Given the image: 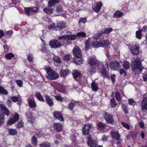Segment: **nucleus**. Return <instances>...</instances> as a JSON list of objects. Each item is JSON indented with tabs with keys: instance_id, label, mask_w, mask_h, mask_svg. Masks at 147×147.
Segmentation results:
<instances>
[{
	"instance_id": "680f3d73",
	"label": "nucleus",
	"mask_w": 147,
	"mask_h": 147,
	"mask_svg": "<svg viewBox=\"0 0 147 147\" xmlns=\"http://www.w3.org/2000/svg\"><path fill=\"white\" fill-rule=\"evenodd\" d=\"M59 40H67V35H64L61 36H59L58 37Z\"/></svg>"
},
{
	"instance_id": "6ab92c4d",
	"label": "nucleus",
	"mask_w": 147,
	"mask_h": 147,
	"mask_svg": "<svg viewBox=\"0 0 147 147\" xmlns=\"http://www.w3.org/2000/svg\"><path fill=\"white\" fill-rule=\"evenodd\" d=\"M109 44V41L106 40L99 41L100 47H105L108 46Z\"/></svg>"
},
{
	"instance_id": "37998d69",
	"label": "nucleus",
	"mask_w": 147,
	"mask_h": 147,
	"mask_svg": "<svg viewBox=\"0 0 147 147\" xmlns=\"http://www.w3.org/2000/svg\"><path fill=\"white\" fill-rule=\"evenodd\" d=\"M77 59L76 61H74L75 63L77 65H80L82 63L83 59L81 57H77Z\"/></svg>"
},
{
	"instance_id": "09e8293b",
	"label": "nucleus",
	"mask_w": 147,
	"mask_h": 147,
	"mask_svg": "<svg viewBox=\"0 0 147 147\" xmlns=\"http://www.w3.org/2000/svg\"><path fill=\"white\" fill-rule=\"evenodd\" d=\"M56 12L58 13L63 12V10L62 7L61 6H58L56 8Z\"/></svg>"
},
{
	"instance_id": "864d4df0",
	"label": "nucleus",
	"mask_w": 147,
	"mask_h": 147,
	"mask_svg": "<svg viewBox=\"0 0 147 147\" xmlns=\"http://www.w3.org/2000/svg\"><path fill=\"white\" fill-rule=\"evenodd\" d=\"M24 126V123L21 121H20L17 125H16V127L17 128H20Z\"/></svg>"
},
{
	"instance_id": "6e6552de",
	"label": "nucleus",
	"mask_w": 147,
	"mask_h": 147,
	"mask_svg": "<svg viewBox=\"0 0 147 147\" xmlns=\"http://www.w3.org/2000/svg\"><path fill=\"white\" fill-rule=\"evenodd\" d=\"M19 117V116L18 114H16L13 118L8 120L7 123V126L11 125L16 122L18 120Z\"/></svg>"
},
{
	"instance_id": "338daca9",
	"label": "nucleus",
	"mask_w": 147,
	"mask_h": 147,
	"mask_svg": "<svg viewBox=\"0 0 147 147\" xmlns=\"http://www.w3.org/2000/svg\"><path fill=\"white\" fill-rule=\"evenodd\" d=\"M128 101L129 105H134L136 104L135 101L132 99H129Z\"/></svg>"
},
{
	"instance_id": "dca6fc26",
	"label": "nucleus",
	"mask_w": 147,
	"mask_h": 147,
	"mask_svg": "<svg viewBox=\"0 0 147 147\" xmlns=\"http://www.w3.org/2000/svg\"><path fill=\"white\" fill-rule=\"evenodd\" d=\"M60 1L58 0H49L48 2V5L49 7H52L59 3Z\"/></svg>"
},
{
	"instance_id": "69168bd1",
	"label": "nucleus",
	"mask_w": 147,
	"mask_h": 147,
	"mask_svg": "<svg viewBox=\"0 0 147 147\" xmlns=\"http://www.w3.org/2000/svg\"><path fill=\"white\" fill-rule=\"evenodd\" d=\"M54 97L58 101L60 100L62 101L63 100V98L60 96H55Z\"/></svg>"
},
{
	"instance_id": "bf43d9fd",
	"label": "nucleus",
	"mask_w": 147,
	"mask_h": 147,
	"mask_svg": "<svg viewBox=\"0 0 147 147\" xmlns=\"http://www.w3.org/2000/svg\"><path fill=\"white\" fill-rule=\"evenodd\" d=\"M111 106L113 107H115L117 105L114 98H112L111 99Z\"/></svg>"
},
{
	"instance_id": "4be33fe9",
	"label": "nucleus",
	"mask_w": 147,
	"mask_h": 147,
	"mask_svg": "<svg viewBox=\"0 0 147 147\" xmlns=\"http://www.w3.org/2000/svg\"><path fill=\"white\" fill-rule=\"evenodd\" d=\"M66 23L63 22H58L57 24V28L59 30H61L64 29Z\"/></svg>"
},
{
	"instance_id": "f8f14e48",
	"label": "nucleus",
	"mask_w": 147,
	"mask_h": 147,
	"mask_svg": "<svg viewBox=\"0 0 147 147\" xmlns=\"http://www.w3.org/2000/svg\"><path fill=\"white\" fill-rule=\"evenodd\" d=\"M90 127V124L85 125L82 129V132L83 134L85 135H88L89 133V130Z\"/></svg>"
},
{
	"instance_id": "a19ab883",
	"label": "nucleus",
	"mask_w": 147,
	"mask_h": 147,
	"mask_svg": "<svg viewBox=\"0 0 147 147\" xmlns=\"http://www.w3.org/2000/svg\"><path fill=\"white\" fill-rule=\"evenodd\" d=\"M32 143L35 146H36L37 144V140L35 136H34L32 137Z\"/></svg>"
},
{
	"instance_id": "2eb2a0df",
	"label": "nucleus",
	"mask_w": 147,
	"mask_h": 147,
	"mask_svg": "<svg viewBox=\"0 0 147 147\" xmlns=\"http://www.w3.org/2000/svg\"><path fill=\"white\" fill-rule=\"evenodd\" d=\"M53 115L55 117L59 120L63 121V118L61 113L57 111H55L53 113Z\"/></svg>"
},
{
	"instance_id": "c9c22d12",
	"label": "nucleus",
	"mask_w": 147,
	"mask_h": 147,
	"mask_svg": "<svg viewBox=\"0 0 147 147\" xmlns=\"http://www.w3.org/2000/svg\"><path fill=\"white\" fill-rule=\"evenodd\" d=\"M5 122V117L3 114H0V126Z\"/></svg>"
},
{
	"instance_id": "412c9836",
	"label": "nucleus",
	"mask_w": 147,
	"mask_h": 147,
	"mask_svg": "<svg viewBox=\"0 0 147 147\" xmlns=\"http://www.w3.org/2000/svg\"><path fill=\"white\" fill-rule=\"evenodd\" d=\"M44 96L45 98V101L50 106H52L53 105L54 103L52 99L47 95H45Z\"/></svg>"
},
{
	"instance_id": "0e129e2a",
	"label": "nucleus",
	"mask_w": 147,
	"mask_h": 147,
	"mask_svg": "<svg viewBox=\"0 0 147 147\" xmlns=\"http://www.w3.org/2000/svg\"><path fill=\"white\" fill-rule=\"evenodd\" d=\"M86 21V18H81L79 21V23H85Z\"/></svg>"
},
{
	"instance_id": "58836bf2",
	"label": "nucleus",
	"mask_w": 147,
	"mask_h": 147,
	"mask_svg": "<svg viewBox=\"0 0 147 147\" xmlns=\"http://www.w3.org/2000/svg\"><path fill=\"white\" fill-rule=\"evenodd\" d=\"M0 93L7 95L8 94V92L4 88L0 86Z\"/></svg>"
},
{
	"instance_id": "8fccbe9b",
	"label": "nucleus",
	"mask_w": 147,
	"mask_h": 147,
	"mask_svg": "<svg viewBox=\"0 0 147 147\" xmlns=\"http://www.w3.org/2000/svg\"><path fill=\"white\" fill-rule=\"evenodd\" d=\"M14 56V55L11 53H9L5 55V58L7 59H10Z\"/></svg>"
},
{
	"instance_id": "c756f323",
	"label": "nucleus",
	"mask_w": 147,
	"mask_h": 147,
	"mask_svg": "<svg viewBox=\"0 0 147 147\" xmlns=\"http://www.w3.org/2000/svg\"><path fill=\"white\" fill-rule=\"evenodd\" d=\"M113 29L111 28H106L104 29L103 31H102L101 33L102 35L103 34H108L113 31Z\"/></svg>"
},
{
	"instance_id": "a18cd8bd",
	"label": "nucleus",
	"mask_w": 147,
	"mask_h": 147,
	"mask_svg": "<svg viewBox=\"0 0 147 147\" xmlns=\"http://www.w3.org/2000/svg\"><path fill=\"white\" fill-rule=\"evenodd\" d=\"M71 57V55L67 54L64 56L63 59L64 60L67 61H69Z\"/></svg>"
},
{
	"instance_id": "3c124183",
	"label": "nucleus",
	"mask_w": 147,
	"mask_h": 147,
	"mask_svg": "<svg viewBox=\"0 0 147 147\" xmlns=\"http://www.w3.org/2000/svg\"><path fill=\"white\" fill-rule=\"evenodd\" d=\"M16 82L17 85L19 87H21L22 86L23 82L22 81V80H16Z\"/></svg>"
},
{
	"instance_id": "b1692460",
	"label": "nucleus",
	"mask_w": 147,
	"mask_h": 147,
	"mask_svg": "<svg viewBox=\"0 0 147 147\" xmlns=\"http://www.w3.org/2000/svg\"><path fill=\"white\" fill-rule=\"evenodd\" d=\"M28 103L29 106L31 108H35L36 106V103L34 100L29 98L28 99Z\"/></svg>"
},
{
	"instance_id": "bb28decb",
	"label": "nucleus",
	"mask_w": 147,
	"mask_h": 147,
	"mask_svg": "<svg viewBox=\"0 0 147 147\" xmlns=\"http://www.w3.org/2000/svg\"><path fill=\"white\" fill-rule=\"evenodd\" d=\"M91 86L92 90L96 92L98 89V87L97 84L94 81H93L91 84Z\"/></svg>"
},
{
	"instance_id": "49530a36",
	"label": "nucleus",
	"mask_w": 147,
	"mask_h": 147,
	"mask_svg": "<svg viewBox=\"0 0 147 147\" xmlns=\"http://www.w3.org/2000/svg\"><path fill=\"white\" fill-rule=\"evenodd\" d=\"M115 97L117 100L118 101H120L121 100V98L120 94L118 92H117L115 93Z\"/></svg>"
},
{
	"instance_id": "5701e85b",
	"label": "nucleus",
	"mask_w": 147,
	"mask_h": 147,
	"mask_svg": "<svg viewBox=\"0 0 147 147\" xmlns=\"http://www.w3.org/2000/svg\"><path fill=\"white\" fill-rule=\"evenodd\" d=\"M69 73V71L67 69H61L60 73V75L61 76L66 77L68 75Z\"/></svg>"
},
{
	"instance_id": "39448f33",
	"label": "nucleus",
	"mask_w": 147,
	"mask_h": 147,
	"mask_svg": "<svg viewBox=\"0 0 147 147\" xmlns=\"http://www.w3.org/2000/svg\"><path fill=\"white\" fill-rule=\"evenodd\" d=\"M38 11V8L35 7L26 8L25 9V11L28 16L32 15L33 13H36Z\"/></svg>"
},
{
	"instance_id": "423d86ee",
	"label": "nucleus",
	"mask_w": 147,
	"mask_h": 147,
	"mask_svg": "<svg viewBox=\"0 0 147 147\" xmlns=\"http://www.w3.org/2000/svg\"><path fill=\"white\" fill-rule=\"evenodd\" d=\"M104 118L107 122L110 123L113 122L114 119L113 116L109 113L105 112L104 114Z\"/></svg>"
},
{
	"instance_id": "e2e57ef3",
	"label": "nucleus",
	"mask_w": 147,
	"mask_h": 147,
	"mask_svg": "<svg viewBox=\"0 0 147 147\" xmlns=\"http://www.w3.org/2000/svg\"><path fill=\"white\" fill-rule=\"evenodd\" d=\"M119 73L121 75L125 76H126V72L123 69H121L119 71Z\"/></svg>"
},
{
	"instance_id": "1a4fd4ad",
	"label": "nucleus",
	"mask_w": 147,
	"mask_h": 147,
	"mask_svg": "<svg viewBox=\"0 0 147 147\" xmlns=\"http://www.w3.org/2000/svg\"><path fill=\"white\" fill-rule=\"evenodd\" d=\"M73 53L74 55L76 57H81L82 56V52L77 46H75L74 47L73 49Z\"/></svg>"
},
{
	"instance_id": "a878e982",
	"label": "nucleus",
	"mask_w": 147,
	"mask_h": 147,
	"mask_svg": "<svg viewBox=\"0 0 147 147\" xmlns=\"http://www.w3.org/2000/svg\"><path fill=\"white\" fill-rule=\"evenodd\" d=\"M35 96L39 100L42 102L45 101L44 99L39 92H36L35 93Z\"/></svg>"
},
{
	"instance_id": "0eeeda50",
	"label": "nucleus",
	"mask_w": 147,
	"mask_h": 147,
	"mask_svg": "<svg viewBox=\"0 0 147 147\" xmlns=\"http://www.w3.org/2000/svg\"><path fill=\"white\" fill-rule=\"evenodd\" d=\"M87 140V144L90 147H103L101 145H97L96 142L93 140L90 136L88 137Z\"/></svg>"
},
{
	"instance_id": "e433bc0d",
	"label": "nucleus",
	"mask_w": 147,
	"mask_h": 147,
	"mask_svg": "<svg viewBox=\"0 0 147 147\" xmlns=\"http://www.w3.org/2000/svg\"><path fill=\"white\" fill-rule=\"evenodd\" d=\"M123 66L125 69H128L130 67V64L127 61H125L123 62Z\"/></svg>"
},
{
	"instance_id": "393cba45",
	"label": "nucleus",
	"mask_w": 147,
	"mask_h": 147,
	"mask_svg": "<svg viewBox=\"0 0 147 147\" xmlns=\"http://www.w3.org/2000/svg\"><path fill=\"white\" fill-rule=\"evenodd\" d=\"M26 115L28 121L32 123L34 119L33 113L31 112H29L26 113Z\"/></svg>"
},
{
	"instance_id": "ddd939ff",
	"label": "nucleus",
	"mask_w": 147,
	"mask_h": 147,
	"mask_svg": "<svg viewBox=\"0 0 147 147\" xmlns=\"http://www.w3.org/2000/svg\"><path fill=\"white\" fill-rule=\"evenodd\" d=\"M73 75L75 80L78 81L80 80L82 76L78 71L76 70H74L73 72Z\"/></svg>"
},
{
	"instance_id": "5fc2aeb1",
	"label": "nucleus",
	"mask_w": 147,
	"mask_h": 147,
	"mask_svg": "<svg viewBox=\"0 0 147 147\" xmlns=\"http://www.w3.org/2000/svg\"><path fill=\"white\" fill-rule=\"evenodd\" d=\"M48 28L49 30L53 29L54 30H56V28L55 24L52 23L50 24L48 27Z\"/></svg>"
},
{
	"instance_id": "774afa93",
	"label": "nucleus",
	"mask_w": 147,
	"mask_h": 147,
	"mask_svg": "<svg viewBox=\"0 0 147 147\" xmlns=\"http://www.w3.org/2000/svg\"><path fill=\"white\" fill-rule=\"evenodd\" d=\"M143 78L145 81H147V72H145L144 73Z\"/></svg>"
},
{
	"instance_id": "a211bd4d",
	"label": "nucleus",
	"mask_w": 147,
	"mask_h": 147,
	"mask_svg": "<svg viewBox=\"0 0 147 147\" xmlns=\"http://www.w3.org/2000/svg\"><path fill=\"white\" fill-rule=\"evenodd\" d=\"M102 5V3L101 2H100L99 3H97L96 4H95V5L92 6V7L95 11L98 12L100 11Z\"/></svg>"
},
{
	"instance_id": "4d7b16f0",
	"label": "nucleus",
	"mask_w": 147,
	"mask_h": 147,
	"mask_svg": "<svg viewBox=\"0 0 147 147\" xmlns=\"http://www.w3.org/2000/svg\"><path fill=\"white\" fill-rule=\"evenodd\" d=\"M90 39H91V38H89L88 40H86L85 43V50H88L89 48V40H90Z\"/></svg>"
},
{
	"instance_id": "4c0bfd02",
	"label": "nucleus",
	"mask_w": 147,
	"mask_h": 147,
	"mask_svg": "<svg viewBox=\"0 0 147 147\" xmlns=\"http://www.w3.org/2000/svg\"><path fill=\"white\" fill-rule=\"evenodd\" d=\"M44 11L47 14H52L53 12V9H47L45 8L43 9Z\"/></svg>"
},
{
	"instance_id": "c03bdc74",
	"label": "nucleus",
	"mask_w": 147,
	"mask_h": 147,
	"mask_svg": "<svg viewBox=\"0 0 147 147\" xmlns=\"http://www.w3.org/2000/svg\"><path fill=\"white\" fill-rule=\"evenodd\" d=\"M40 146V147H50V144L48 142H45L41 144Z\"/></svg>"
},
{
	"instance_id": "f3484780",
	"label": "nucleus",
	"mask_w": 147,
	"mask_h": 147,
	"mask_svg": "<svg viewBox=\"0 0 147 147\" xmlns=\"http://www.w3.org/2000/svg\"><path fill=\"white\" fill-rule=\"evenodd\" d=\"M89 64L91 65H94L98 64V61L96 59L92 57H90L88 60Z\"/></svg>"
},
{
	"instance_id": "79ce46f5",
	"label": "nucleus",
	"mask_w": 147,
	"mask_h": 147,
	"mask_svg": "<svg viewBox=\"0 0 147 147\" xmlns=\"http://www.w3.org/2000/svg\"><path fill=\"white\" fill-rule=\"evenodd\" d=\"M100 73L102 75L105 76H106L107 75V73L106 68L102 66Z\"/></svg>"
},
{
	"instance_id": "f03ea898",
	"label": "nucleus",
	"mask_w": 147,
	"mask_h": 147,
	"mask_svg": "<svg viewBox=\"0 0 147 147\" xmlns=\"http://www.w3.org/2000/svg\"><path fill=\"white\" fill-rule=\"evenodd\" d=\"M131 65L132 70L134 71H136L137 70L141 71L143 69L141 65V60L138 57L134 59L132 62Z\"/></svg>"
},
{
	"instance_id": "f704fd0d",
	"label": "nucleus",
	"mask_w": 147,
	"mask_h": 147,
	"mask_svg": "<svg viewBox=\"0 0 147 147\" xmlns=\"http://www.w3.org/2000/svg\"><path fill=\"white\" fill-rule=\"evenodd\" d=\"M53 59L54 61L57 63H60L61 62V59L58 56L54 55Z\"/></svg>"
},
{
	"instance_id": "2f4dec72",
	"label": "nucleus",
	"mask_w": 147,
	"mask_h": 147,
	"mask_svg": "<svg viewBox=\"0 0 147 147\" xmlns=\"http://www.w3.org/2000/svg\"><path fill=\"white\" fill-rule=\"evenodd\" d=\"M92 46L94 48H98L100 47L99 41L97 42L96 40H94L92 41Z\"/></svg>"
},
{
	"instance_id": "de8ad7c7",
	"label": "nucleus",
	"mask_w": 147,
	"mask_h": 147,
	"mask_svg": "<svg viewBox=\"0 0 147 147\" xmlns=\"http://www.w3.org/2000/svg\"><path fill=\"white\" fill-rule=\"evenodd\" d=\"M141 30H139L137 31L136 32V37L140 39L142 38V34H141Z\"/></svg>"
},
{
	"instance_id": "f257e3e1",
	"label": "nucleus",
	"mask_w": 147,
	"mask_h": 147,
	"mask_svg": "<svg viewBox=\"0 0 147 147\" xmlns=\"http://www.w3.org/2000/svg\"><path fill=\"white\" fill-rule=\"evenodd\" d=\"M45 69L48 75L46 76V78L49 80H56L58 78L59 75L55 72L51 68L49 67H46Z\"/></svg>"
},
{
	"instance_id": "6e6d98bb",
	"label": "nucleus",
	"mask_w": 147,
	"mask_h": 147,
	"mask_svg": "<svg viewBox=\"0 0 147 147\" xmlns=\"http://www.w3.org/2000/svg\"><path fill=\"white\" fill-rule=\"evenodd\" d=\"M76 36L79 37H85L86 36V34L84 32H80L76 34Z\"/></svg>"
},
{
	"instance_id": "aec40b11",
	"label": "nucleus",
	"mask_w": 147,
	"mask_h": 147,
	"mask_svg": "<svg viewBox=\"0 0 147 147\" xmlns=\"http://www.w3.org/2000/svg\"><path fill=\"white\" fill-rule=\"evenodd\" d=\"M131 51L133 54L136 55L139 52V47L138 46L136 45L131 47Z\"/></svg>"
},
{
	"instance_id": "9b49d317",
	"label": "nucleus",
	"mask_w": 147,
	"mask_h": 147,
	"mask_svg": "<svg viewBox=\"0 0 147 147\" xmlns=\"http://www.w3.org/2000/svg\"><path fill=\"white\" fill-rule=\"evenodd\" d=\"M0 108L1 111L2 113L7 116L9 115V111L5 105L2 104H1Z\"/></svg>"
},
{
	"instance_id": "13d9d810",
	"label": "nucleus",
	"mask_w": 147,
	"mask_h": 147,
	"mask_svg": "<svg viewBox=\"0 0 147 147\" xmlns=\"http://www.w3.org/2000/svg\"><path fill=\"white\" fill-rule=\"evenodd\" d=\"M75 106V104L74 103L72 102H70L68 105V108L71 111H72Z\"/></svg>"
},
{
	"instance_id": "72a5a7b5",
	"label": "nucleus",
	"mask_w": 147,
	"mask_h": 147,
	"mask_svg": "<svg viewBox=\"0 0 147 147\" xmlns=\"http://www.w3.org/2000/svg\"><path fill=\"white\" fill-rule=\"evenodd\" d=\"M123 13L119 11H117L115 12L114 14V16L115 18H119L121 17Z\"/></svg>"
},
{
	"instance_id": "c85d7f7f",
	"label": "nucleus",
	"mask_w": 147,
	"mask_h": 147,
	"mask_svg": "<svg viewBox=\"0 0 147 147\" xmlns=\"http://www.w3.org/2000/svg\"><path fill=\"white\" fill-rule=\"evenodd\" d=\"M9 134L12 136L15 135L17 134V131L16 129L9 128L8 129Z\"/></svg>"
},
{
	"instance_id": "ea45409f",
	"label": "nucleus",
	"mask_w": 147,
	"mask_h": 147,
	"mask_svg": "<svg viewBox=\"0 0 147 147\" xmlns=\"http://www.w3.org/2000/svg\"><path fill=\"white\" fill-rule=\"evenodd\" d=\"M105 125L104 124L101 122L99 123L98 124V129L100 130L104 129L105 128Z\"/></svg>"
},
{
	"instance_id": "603ef678",
	"label": "nucleus",
	"mask_w": 147,
	"mask_h": 147,
	"mask_svg": "<svg viewBox=\"0 0 147 147\" xmlns=\"http://www.w3.org/2000/svg\"><path fill=\"white\" fill-rule=\"evenodd\" d=\"M121 108L125 114L128 113L127 106L123 103L121 104Z\"/></svg>"
},
{
	"instance_id": "052dcab7",
	"label": "nucleus",
	"mask_w": 147,
	"mask_h": 147,
	"mask_svg": "<svg viewBox=\"0 0 147 147\" xmlns=\"http://www.w3.org/2000/svg\"><path fill=\"white\" fill-rule=\"evenodd\" d=\"M102 35L101 32L97 34H96L93 36V38L94 40H96L97 39L100 38Z\"/></svg>"
},
{
	"instance_id": "4468645a",
	"label": "nucleus",
	"mask_w": 147,
	"mask_h": 147,
	"mask_svg": "<svg viewBox=\"0 0 147 147\" xmlns=\"http://www.w3.org/2000/svg\"><path fill=\"white\" fill-rule=\"evenodd\" d=\"M111 133L112 136V138L113 140H119L120 135L118 132H115L113 131H111Z\"/></svg>"
},
{
	"instance_id": "20e7f679",
	"label": "nucleus",
	"mask_w": 147,
	"mask_h": 147,
	"mask_svg": "<svg viewBox=\"0 0 147 147\" xmlns=\"http://www.w3.org/2000/svg\"><path fill=\"white\" fill-rule=\"evenodd\" d=\"M49 45L51 48L55 49L60 47L63 45L60 42L56 39L52 40L50 41Z\"/></svg>"
},
{
	"instance_id": "7c9ffc66",
	"label": "nucleus",
	"mask_w": 147,
	"mask_h": 147,
	"mask_svg": "<svg viewBox=\"0 0 147 147\" xmlns=\"http://www.w3.org/2000/svg\"><path fill=\"white\" fill-rule=\"evenodd\" d=\"M76 35H67V40H74L76 38Z\"/></svg>"
},
{
	"instance_id": "cd10ccee",
	"label": "nucleus",
	"mask_w": 147,
	"mask_h": 147,
	"mask_svg": "<svg viewBox=\"0 0 147 147\" xmlns=\"http://www.w3.org/2000/svg\"><path fill=\"white\" fill-rule=\"evenodd\" d=\"M54 127L57 131H60L62 130V125L59 123H55Z\"/></svg>"
},
{
	"instance_id": "473e14b6",
	"label": "nucleus",
	"mask_w": 147,
	"mask_h": 147,
	"mask_svg": "<svg viewBox=\"0 0 147 147\" xmlns=\"http://www.w3.org/2000/svg\"><path fill=\"white\" fill-rule=\"evenodd\" d=\"M11 100L13 102H16L21 100V97L19 95L17 96H13L11 98Z\"/></svg>"
},
{
	"instance_id": "7ed1b4c3",
	"label": "nucleus",
	"mask_w": 147,
	"mask_h": 147,
	"mask_svg": "<svg viewBox=\"0 0 147 147\" xmlns=\"http://www.w3.org/2000/svg\"><path fill=\"white\" fill-rule=\"evenodd\" d=\"M141 109L143 112L147 110V93L144 94L141 101Z\"/></svg>"
},
{
	"instance_id": "9d476101",
	"label": "nucleus",
	"mask_w": 147,
	"mask_h": 147,
	"mask_svg": "<svg viewBox=\"0 0 147 147\" xmlns=\"http://www.w3.org/2000/svg\"><path fill=\"white\" fill-rule=\"evenodd\" d=\"M110 66L112 70H117L121 67L119 63L115 61L111 62Z\"/></svg>"
}]
</instances>
